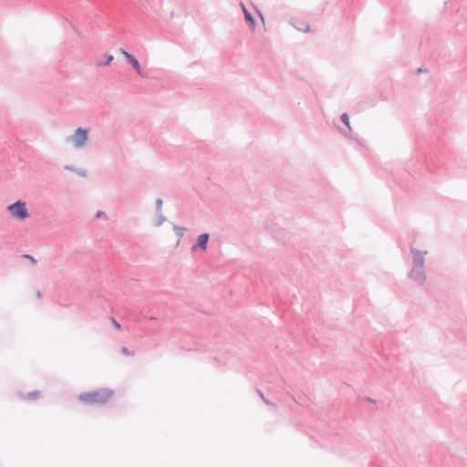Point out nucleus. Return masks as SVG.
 Segmentation results:
<instances>
[{
  "label": "nucleus",
  "instance_id": "12",
  "mask_svg": "<svg viewBox=\"0 0 467 467\" xmlns=\"http://www.w3.org/2000/svg\"><path fill=\"white\" fill-rule=\"evenodd\" d=\"M173 230L179 237H182L184 235V233L187 231L185 227L178 225H173Z\"/></svg>",
  "mask_w": 467,
  "mask_h": 467
},
{
  "label": "nucleus",
  "instance_id": "19",
  "mask_svg": "<svg viewBox=\"0 0 467 467\" xmlns=\"http://www.w3.org/2000/svg\"><path fill=\"white\" fill-rule=\"evenodd\" d=\"M97 218H102L105 216V213L102 211H98L95 215Z\"/></svg>",
  "mask_w": 467,
  "mask_h": 467
},
{
  "label": "nucleus",
  "instance_id": "24",
  "mask_svg": "<svg viewBox=\"0 0 467 467\" xmlns=\"http://www.w3.org/2000/svg\"><path fill=\"white\" fill-rule=\"evenodd\" d=\"M257 12H258V14H259V16H260L261 19L264 21V16H263V15H262L259 11H257Z\"/></svg>",
  "mask_w": 467,
  "mask_h": 467
},
{
  "label": "nucleus",
  "instance_id": "2",
  "mask_svg": "<svg viewBox=\"0 0 467 467\" xmlns=\"http://www.w3.org/2000/svg\"><path fill=\"white\" fill-rule=\"evenodd\" d=\"M112 390L109 389H97L84 392L78 395V400L86 404L105 403L112 396Z\"/></svg>",
  "mask_w": 467,
  "mask_h": 467
},
{
  "label": "nucleus",
  "instance_id": "3",
  "mask_svg": "<svg viewBox=\"0 0 467 467\" xmlns=\"http://www.w3.org/2000/svg\"><path fill=\"white\" fill-rule=\"evenodd\" d=\"M6 210L14 218L20 221H23L29 216L26 203L20 200L9 204Z\"/></svg>",
  "mask_w": 467,
  "mask_h": 467
},
{
  "label": "nucleus",
  "instance_id": "21",
  "mask_svg": "<svg viewBox=\"0 0 467 467\" xmlns=\"http://www.w3.org/2000/svg\"><path fill=\"white\" fill-rule=\"evenodd\" d=\"M36 297H37V298H41V297H42V294H41V292H40V291H37V292H36Z\"/></svg>",
  "mask_w": 467,
  "mask_h": 467
},
{
  "label": "nucleus",
  "instance_id": "13",
  "mask_svg": "<svg viewBox=\"0 0 467 467\" xmlns=\"http://www.w3.org/2000/svg\"><path fill=\"white\" fill-rule=\"evenodd\" d=\"M256 392L259 394L260 398L265 404L275 407V404L272 403L269 400H267L260 389H256Z\"/></svg>",
  "mask_w": 467,
  "mask_h": 467
},
{
  "label": "nucleus",
  "instance_id": "7",
  "mask_svg": "<svg viewBox=\"0 0 467 467\" xmlns=\"http://www.w3.org/2000/svg\"><path fill=\"white\" fill-rule=\"evenodd\" d=\"M121 54L124 56V57L127 59V61L132 65V67H134L136 72L138 74H140V66L139 61L132 55L129 54L128 52H126L124 50H121Z\"/></svg>",
  "mask_w": 467,
  "mask_h": 467
},
{
  "label": "nucleus",
  "instance_id": "8",
  "mask_svg": "<svg viewBox=\"0 0 467 467\" xmlns=\"http://www.w3.org/2000/svg\"><path fill=\"white\" fill-rule=\"evenodd\" d=\"M63 168H64V170L73 172L81 178H86L88 175L86 170L81 169V168H77L73 165H64Z\"/></svg>",
  "mask_w": 467,
  "mask_h": 467
},
{
  "label": "nucleus",
  "instance_id": "18",
  "mask_svg": "<svg viewBox=\"0 0 467 467\" xmlns=\"http://www.w3.org/2000/svg\"><path fill=\"white\" fill-rule=\"evenodd\" d=\"M111 323L114 326V327H116L118 329L120 328L119 323H118L113 317H111Z\"/></svg>",
  "mask_w": 467,
  "mask_h": 467
},
{
  "label": "nucleus",
  "instance_id": "17",
  "mask_svg": "<svg viewBox=\"0 0 467 467\" xmlns=\"http://www.w3.org/2000/svg\"><path fill=\"white\" fill-rule=\"evenodd\" d=\"M112 60H113V56H111V55H107V56H106V61H105V63H104V64H105V65H109V64H110V62H111Z\"/></svg>",
  "mask_w": 467,
  "mask_h": 467
},
{
  "label": "nucleus",
  "instance_id": "10",
  "mask_svg": "<svg viewBox=\"0 0 467 467\" xmlns=\"http://www.w3.org/2000/svg\"><path fill=\"white\" fill-rule=\"evenodd\" d=\"M165 221L166 217L161 213V212L156 213V221L154 223L156 227L162 225Z\"/></svg>",
  "mask_w": 467,
  "mask_h": 467
},
{
  "label": "nucleus",
  "instance_id": "6",
  "mask_svg": "<svg viewBox=\"0 0 467 467\" xmlns=\"http://www.w3.org/2000/svg\"><path fill=\"white\" fill-rule=\"evenodd\" d=\"M240 5L242 7V10H243V13H244V19H245L246 23L248 24V26L251 28V30H254L255 20H254V16L246 9L245 5L242 2L240 3Z\"/></svg>",
  "mask_w": 467,
  "mask_h": 467
},
{
  "label": "nucleus",
  "instance_id": "16",
  "mask_svg": "<svg viewBox=\"0 0 467 467\" xmlns=\"http://www.w3.org/2000/svg\"><path fill=\"white\" fill-rule=\"evenodd\" d=\"M23 257H24L25 259L29 260V262H31L33 265H36V262H37V261H36V258H34V257H33L32 255H30V254H24V255H23Z\"/></svg>",
  "mask_w": 467,
  "mask_h": 467
},
{
  "label": "nucleus",
  "instance_id": "25",
  "mask_svg": "<svg viewBox=\"0 0 467 467\" xmlns=\"http://www.w3.org/2000/svg\"><path fill=\"white\" fill-rule=\"evenodd\" d=\"M156 318L154 317H150V320H155Z\"/></svg>",
  "mask_w": 467,
  "mask_h": 467
},
{
  "label": "nucleus",
  "instance_id": "14",
  "mask_svg": "<svg viewBox=\"0 0 467 467\" xmlns=\"http://www.w3.org/2000/svg\"><path fill=\"white\" fill-rule=\"evenodd\" d=\"M162 204H163V201L161 199L159 198V199L155 200V210H156V213L161 212Z\"/></svg>",
  "mask_w": 467,
  "mask_h": 467
},
{
  "label": "nucleus",
  "instance_id": "11",
  "mask_svg": "<svg viewBox=\"0 0 467 467\" xmlns=\"http://www.w3.org/2000/svg\"><path fill=\"white\" fill-rule=\"evenodd\" d=\"M24 398L27 399V400H36V399L40 398V391H38V390L30 391Z\"/></svg>",
  "mask_w": 467,
  "mask_h": 467
},
{
  "label": "nucleus",
  "instance_id": "20",
  "mask_svg": "<svg viewBox=\"0 0 467 467\" xmlns=\"http://www.w3.org/2000/svg\"><path fill=\"white\" fill-rule=\"evenodd\" d=\"M299 31L307 32L309 30V26H304V28H297Z\"/></svg>",
  "mask_w": 467,
  "mask_h": 467
},
{
  "label": "nucleus",
  "instance_id": "26",
  "mask_svg": "<svg viewBox=\"0 0 467 467\" xmlns=\"http://www.w3.org/2000/svg\"><path fill=\"white\" fill-rule=\"evenodd\" d=\"M296 28L297 29V28H298V26H296ZM299 28H304V26H299Z\"/></svg>",
  "mask_w": 467,
  "mask_h": 467
},
{
  "label": "nucleus",
  "instance_id": "15",
  "mask_svg": "<svg viewBox=\"0 0 467 467\" xmlns=\"http://www.w3.org/2000/svg\"><path fill=\"white\" fill-rule=\"evenodd\" d=\"M120 352L123 354V355H126V356H133L134 355V352L132 351H130L128 348L126 347H121L120 348Z\"/></svg>",
  "mask_w": 467,
  "mask_h": 467
},
{
  "label": "nucleus",
  "instance_id": "23",
  "mask_svg": "<svg viewBox=\"0 0 467 467\" xmlns=\"http://www.w3.org/2000/svg\"><path fill=\"white\" fill-rule=\"evenodd\" d=\"M209 237H210V236H209V234H207V233H206V244H207V243H208V241H209Z\"/></svg>",
  "mask_w": 467,
  "mask_h": 467
},
{
  "label": "nucleus",
  "instance_id": "5",
  "mask_svg": "<svg viewBox=\"0 0 467 467\" xmlns=\"http://www.w3.org/2000/svg\"><path fill=\"white\" fill-rule=\"evenodd\" d=\"M337 119V121L333 123L334 126L337 127V129L338 130V131L340 133L344 134L347 137L350 136V131L352 130L350 123H349L350 119Z\"/></svg>",
  "mask_w": 467,
  "mask_h": 467
},
{
  "label": "nucleus",
  "instance_id": "9",
  "mask_svg": "<svg viewBox=\"0 0 467 467\" xmlns=\"http://www.w3.org/2000/svg\"><path fill=\"white\" fill-rule=\"evenodd\" d=\"M198 248L204 250V233L198 236L197 243L192 247V253H195Z\"/></svg>",
  "mask_w": 467,
  "mask_h": 467
},
{
  "label": "nucleus",
  "instance_id": "22",
  "mask_svg": "<svg viewBox=\"0 0 467 467\" xmlns=\"http://www.w3.org/2000/svg\"><path fill=\"white\" fill-rule=\"evenodd\" d=\"M339 117L346 118V117H348V113L344 112V113H342Z\"/></svg>",
  "mask_w": 467,
  "mask_h": 467
},
{
  "label": "nucleus",
  "instance_id": "4",
  "mask_svg": "<svg viewBox=\"0 0 467 467\" xmlns=\"http://www.w3.org/2000/svg\"><path fill=\"white\" fill-rule=\"evenodd\" d=\"M88 130L78 128L74 133L67 138V142H70L76 149H82L88 140Z\"/></svg>",
  "mask_w": 467,
  "mask_h": 467
},
{
  "label": "nucleus",
  "instance_id": "1",
  "mask_svg": "<svg viewBox=\"0 0 467 467\" xmlns=\"http://www.w3.org/2000/svg\"><path fill=\"white\" fill-rule=\"evenodd\" d=\"M410 252L412 259V266L408 272V278L414 282L417 285H424L427 280V274L425 271V256L427 251H422L415 247H410Z\"/></svg>",
  "mask_w": 467,
  "mask_h": 467
}]
</instances>
